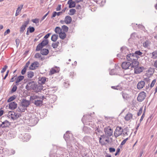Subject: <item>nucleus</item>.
Masks as SVG:
<instances>
[{"mask_svg":"<svg viewBox=\"0 0 157 157\" xmlns=\"http://www.w3.org/2000/svg\"><path fill=\"white\" fill-rule=\"evenodd\" d=\"M133 63L132 65V67L134 68V73L136 74H138L142 72L144 69V67L139 66V62H134Z\"/></svg>","mask_w":157,"mask_h":157,"instance_id":"obj_1","label":"nucleus"},{"mask_svg":"<svg viewBox=\"0 0 157 157\" xmlns=\"http://www.w3.org/2000/svg\"><path fill=\"white\" fill-rule=\"evenodd\" d=\"M21 116L19 113L15 112L13 111L9 112L7 116L9 118H11L13 120H15L20 117Z\"/></svg>","mask_w":157,"mask_h":157,"instance_id":"obj_2","label":"nucleus"},{"mask_svg":"<svg viewBox=\"0 0 157 157\" xmlns=\"http://www.w3.org/2000/svg\"><path fill=\"white\" fill-rule=\"evenodd\" d=\"M139 58V56H136L134 55V53L129 54L128 55H127L126 58L127 60L128 61H130L132 62L131 63L132 64V65L133 63L134 62H138V59Z\"/></svg>","mask_w":157,"mask_h":157,"instance_id":"obj_3","label":"nucleus"},{"mask_svg":"<svg viewBox=\"0 0 157 157\" xmlns=\"http://www.w3.org/2000/svg\"><path fill=\"white\" fill-rule=\"evenodd\" d=\"M26 87V88L29 89H33L36 92H38L37 85L34 82H29Z\"/></svg>","mask_w":157,"mask_h":157,"instance_id":"obj_4","label":"nucleus"},{"mask_svg":"<svg viewBox=\"0 0 157 157\" xmlns=\"http://www.w3.org/2000/svg\"><path fill=\"white\" fill-rule=\"evenodd\" d=\"M123 131V129L121 127L117 126L114 132V135L117 138L121 135Z\"/></svg>","mask_w":157,"mask_h":157,"instance_id":"obj_5","label":"nucleus"},{"mask_svg":"<svg viewBox=\"0 0 157 157\" xmlns=\"http://www.w3.org/2000/svg\"><path fill=\"white\" fill-rule=\"evenodd\" d=\"M105 135L108 136H110L113 135V130L109 126L106 127L104 129Z\"/></svg>","mask_w":157,"mask_h":157,"instance_id":"obj_6","label":"nucleus"},{"mask_svg":"<svg viewBox=\"0 0 157 157\" xmlns=\"http://www.w3.org/2000/svg\"><path fill=\"white\" fill-rule=\"evenodd\" d=\"M146 96V93L144 91H142L139 94L137 100L139 102H142L145 99Z\"/></svg>","mask_w":157,"mask_h":157,"instance_id":"obj_7","label":"nucleus"},{"mask_svg":"<svg viewBox=\"0 0 157 157\" xmlns=\"http://www.w3.org/2000/svg\"><path fill=\"white\" fill-rule=\"evenodd\" d=\"M122 67L123 69L125 70L130 69L132 68V64L129 62H124L122 64Z\"/></svg>","mask_w":157,"mask_h":157,"instance_id":"obj_8","label":"nucleus"},{"mask_svg":"<svg viewBox=\"0 0 157 157\" xmlns=\"http://www.w3.org/2000/svg\"><path fill=\"white\" fill-rule=\"evenodd\" d=\"M29 20L28 19L27 21L25 22L24 24L21 27L19 30L21 33H22L24 32L26 27L29 24Z\"/></svg>","mask_w":157,"mask_h":157,"instance_id":"obj_9","label":"nucleus"},{"mask_svg":"<svg viewBox=\"0 0 157 157\" xmlns=\"http://www.w3.org/2000/svg\"><path fill=\"white\" fill-rule=\"evenodd\" d=\"M46 78L45 77H42L40 79V92H42V90H43V87L41 84H44L46 81Z\"/></svg>","mask_w":157,"mask_h":157,"instance_id":"obj_10","label":"nucleus"},{"mask_svg":"<svg viewBox=\"0 0 157 157\" xmlns=\"http://www.w3.org/2000/svg\"><path fill=\"white\" fill-rule=\"evenodd\" d=\"M40 52L42 55L46 56L48 54L49 51L47 49L41 48H40Z\"/></svg>","mask_w":157,"mask_h":157,"instance_id":"obj_11","label":"nucleus"},{"mask_svg":"<svg viewBox=\"0 0 157 157\" xmlns=\"http://www.w3.org/2000/svg\"><path fill=\"white\" fill-rule=\"evenodd\" d=\"M145 85V82L143 81H141L139 82L137 85V88L139 90H140L143 88Z\"/></svg>","mask_w":157,"mask_h":157,"instance_id":"obj_12","label":"nucleus"},{"mask_svg":"<svg viewBox=\"0 0 157 157\" xmlns=\"http://www.w3.org/2000/svg\"><path fill=\"white\" fill-rule=\"evenodd\" d=\"M39 66V63L37 62H35L32 63L29 67V69L31 70H34L36 67H38Z\"/></svg>","mask_w":157,"mask_h":157,"instance_id":"obj_13","label":"nucleus"},{"mask_svg":"<svg viewBox=\"0 0 157 157\" xmlns=\"http://www.w3.org/2000/svg\"><path fill=\"white\" fill-rule=\"evenodd\" d=\"M48 43V41L47 39H44L41 43H40V48L47 45Z\"/></svg>","mask_w":157,"mask_h":157,"instance_id":"obj_14","label":"nucleus"},{"mask_svg":"<svg viewBox=\"0 0 157 157\" xmlns=\"http://www.w3.org/2000/svg\"><path fill=\"white\" fill-rule=\"evenodd\" d=\"M17 107V103L14 102H10L9 105V107L10 109L12 110L15 109Z\"/></svg>","mask_w":157,"mask_h":157,"instance_id":"obj_15","label":"nucleus"},{"mask_svg":"<svg viewBox=\"0 0 157 157\" xmlns=\"http://www.w3.org/2000/svg\"><path fill=\"white\" fill-rule=\"evenodd\" d=\"M21 104L23 106H25L27 108L30 104V102L29 101H27L25 99L23 100Z\"/></svg>","mask_w":157,"mask_h":157,"instance_id":"obj_16","label":"nucleus"},{"mask_svg":"<svg viewBox=\"0 0 157 157\" xmlns=\"http://www.w3.org/2000/svg\"><path fill=\"white\" fill-rule=\"evenodd\" d=\"M132 116L133 115L132 114L130 113H128L125 116L124 119L126 121H128L132 119Z\"/></svg>","mask_w":157,"mask_h":157,"instance_id":"obj_17","label":"nucleus"},{"mask_svg":"<svg viewBox=\"0 0 157 157\" xmlns=\"http://www.w3.org/2000/svg\"><path fill=\"white\" fill-rule=\"evenodd\" d=\"M24 78V76L20 75L18 76L17 78L16 81V83L17 85L19 84V83Z\"/></svg>","mask_w":157,"mask_h":157,"instance_id":"obj_18","label":"nucleus"},{"mask_svg":"<svg viewBox=\"0 0 157 157\" xmlns=\"http://www.w3.org/2000/svg\"><path fill=\"white\" fill-rule=\"evenodd\" d=\"M26 109L27 108L26 107L23 106L21 104L18 107V111L19 112H24Z\"/></svg>","mask_w":157,"mask_h":157,"instance_id":"obj_19","label":"nucleus"},{"mask_svg":"<svg viewBox=\"0 0 157 157\" xmlns=\"http://www.w3.org/2000/svg\"><path fill=\"white\" fill-rule=\"evenodd\" d=\"M72 21V19L71 17L68 16L66 17L65 18L64 21L67 24H68L71 23Z\"/></svg>","mask_w":157,"mask_h":157,"instance_id":"obj_20","label":"nucleus"},{"mask_svg":"<svg viewBox=\"0 0 157 157\" xmlns=\"http://www.w3.org/2000/svg\"><path fill=\"white\" fill-rule=\"evenodd\" d=\"M23 5H21L20 6H19L17 8L15 14L16 16H17L19 14V13L21 11V9L23 8Z\"/></svg>","mask_w":157,"mask_h":157,"instance_id":"obj_21","label":"nucleus"},{"mask_svg":"<svg viewBox=\"0 0 157 157\" xmlns=\"http://www.w3.org/2000/svg\"><path fill=\"white\" fill-rule=\"evenodd\" d=\"M10 125V123L7 121H5L2 123L1 126L2 128L8 127Z\"/></svg>","mask_w":157,"mask_h":157,"instance_id":"obj_22","label":"nucleus"},{"mask_svg":"<svg viewBox=\"0 0 157 157\" xmlns=\"http://www.w3.org/2000/svg\"><path fill=\"white\" fill-rule=\"evenodd\" d=\"M151 42L150 40H148L145 41L143 44V46L145 48H147L150 45Z\"/></svg>","mask_w":157,"mask_h":157,"instance_id":"obj_23","label":"nucleus"},{"mask_svg":"<svg viewBox=\"0 0 157 157\" xmlns=\"http://www.w3.org/2000/svg\"><path fill=\"white\" fill-rule=\"evenodd\" d=\"M58 35L56 34H54L52 36L51 39L52 41L53 42H55L58 39Z\"/></svg>","mask_w":157,"mask_h":157,"instance_id":"obj_24","label":"nucleus"},{"mask_svg":"<svg viewBox=\"0 0 157 157\" xmlns=\"http://www.w3.org/2000/svg\"><path fill=\"white\" fill-rule=\"evenodd\" d=\"M66 34L64 32H63L61 31L59 33V37L62 39H64L66 37Z\"/></svg>","mask_w":157,"mask_h":157,"instance_id":"obj_25","label":"nucleus"},{"mask_svg":"<svg viewBox=\"0 0 157 157\" xmlns=\"http://www.w3.org/2000/svg\"><path fill=\"white\" fill-rule=\"evenodd\" d=\"M134 54L136 56H144V55L143 53L140 52V51H136L134 53Z\"/></svg>","mask_w":157,"mask_h":157,"instance_id":"obj_26","label":"nucleus"},{"mask_svg":"<svg viewBox=\"0 0 157 157\" xmlns=\"http://www.w3.org/2000/svg\"><path fill=\"white\" fill-rule=\"evenodd\" d=\"M69 5V8L74 7L75 6V2H71L67 3Z\"/></svg>","mask_w":157,"mask_h":157,"instance_id":"obj_27","label":"nucleus"},{"mask_svg":"<svg viewBox=\"0 0 157 157\" xmlns=\"http://www.w3.org/2000/svg\"><path fill=\"white\" fill-rule=\"evenodd\" d=\"M157 57V51H155L151 53V58L155 59Z\"/></svg>","mask_w":157,"mask_h":157,"instance_id":"obj_28","label":"nucleus"},{"mask_svg":"<svg viewBox=\"0 0 157 157\" xmlns=\"http://www.w3.org/2000/svg\"><path fill=\"white\" fill-rule=\"evenodd\" d=\"M27 75L28 78H31L34 76V73L32 71H29L27 73Z\"/></svg>","mask_w":157,"mask_h":157,"instance_id":"obj_29","label":"nucleus"},{"mask_svg":"<svg viewBox=\"0 0 157 157\" xmlns=\"http://www.w3.org/2000/svg\"><path fill=\"white\" fill-rule=\"evenodd\" d=\"M59 43L58 42L56 43H53L52 44V46L54 48H56L59 45Z\"/></svg>","mask_w":157,"mask_h":157,"instance_id":"obj_30","label":"nucleus"},{"mask_svg":"<svg viewBox=\"0 0 157 157\" xmlns=\"http://www.w3.org/2000/svg\"><path fill=\"white\" fill-rule=\"evenodd\" d=\"M55 31L57 33H59L61 32V29L60 27H57L55 29Z\"/></svg>","mask_w":157,"mask_h":157,"instance_id":"obj_31","label":"nucleus"},{"mask_svg":"<svg viewBox=\"0 0 157 157\" xmlns=\"http://www.w3.org/2000/svg\"><path fill=\"white\" fill-rule=\"evenodd\" d=\"M128 131L127 129L126 128H124L123 129V131L122 133L123 134V136H128Z\"/></svg>","mask_w":157,"mask_h":157,"instance_id":"obj_32","label":"nucleus"},{"mask_svg":"<svg viewBox=\"0 0 157 157\" xmlns=\"http://www.w3.org/2000/svg\"><path fill=\"white\" fill-rule=\"evenodd\" d=\"M69 133L68 132H67L66 133L64 134L63 137L64 138L65 140H68V139L69 138V136L68 135Z\"/></svg>","mask_w":157,"mask_h":157,"instance_id":"obj_33","label":"nucleus"},{"mask_svg":"<svg viewBox=\"0 0 157 157\" xmlns=\"http://www.w3.org/2000/svg\"><path fill=\"white\" fill-rule=\"evenodd\" d=\"M39 99L38 96H37L36 95H33L32 96H31L30 97V100H37Z\"/></svg>","mask_w":157,"mask_h":157,"instance_id":"obj_34","label":"nucleus"},{"mask_svg":"<svg viewBox=\"0 0 157 157\" xmlns=\"http://www.w3.org/2000/svg\"><path fill=\"white\" fill-rule=\"evenodd\" d=\"M123 98L124 99H127L128 98V94L125 93H122Z\"/></svg>","mask_w":157,"mask_h":157,"instance_id":"obj_35","label":"nucleus"},{"mask_svg":"<svg viewBox=\"0 0 157 157\" xmlns=\"http://www.w3.org/2000/svg\"><path fill=\"white\" fill-rule=\"evenodd\" d=\"M58 71L56 70L54 68H52L51 69V70L50 71L49 75L53 74H54L57 72Z\"/></svg>","mask_w":157,"mask_h":157,"instance_id":"obj_36","label":"nucleus"},{"mask_svg":"<svg viewBox=\"0 0 157 157\" xmlns=\"http://www.w3.org/2000/svg\"><path fill=\"white\" fill-rule=\"evenodd\" d=\"M62 28L63 31L65 32H67L68 29V27L65 25L62 26Z\"/></svg>","mask_w":157,"mask_h":157,"instance_id":"obj_37","label":"nucleus"},{"mask_svg":"<svg viewBox=\"0 0 157 157\" xmlns=\"http://www.w3.org/2000/svg\"><path fill=\"white\" fill-rule=\"evenodd\" d=\"M70 15H73L75 14L76 12V10L74 9H72L70 10Z\"/></svg>","mask_w":157,"mask_h":157,"instance_id":"obj_38","label":"nucleus"},{"mask_svg":"<svg viewBox=\"0 0 157 157\" xmlns=\"http://www.w3.org/2000/svg\"><path fill=\"white\" fill-rule=\"evenodd\" d=\"M27 29L30 33L34 32L35 30V29L33 27H29Z\"/></svg>","mask_w":157,"mask_h":157,"instance_id":"obj_39","label":"nucleus"},{"mask_svg":"<svg viewBox=\"0 0 157 157\" xmlns=\"http://www.w3.org/2000/svg\"><path fill=\"white\" fill-rule=\"evenodd\" d=\"M90 140L91 138L87 136H85L83 138L84 140L86 142L90 141Z\"/></svg>","mask_w":157,"mask_h":157,"instance_id":"obj_40","label":"nucleus"},{"mask_svg":"<svg viewBox=\"0 0 157 157\" xmlns=\"http://www.w3.org/2000/svg\"><path fill=\"white\" fill-rule=\"evenodd\" d=\"M17 88V86L16 85H14L13 86V87L12 89H11V93H13L15 92Z\"/></svg>","mask_w":157,"mask_h":157,"instance_id":"obj_41","label":"nucleus"},{"mask_svg":"<svg viewBox=\"0 0 157 157\" xmlns=\"http://www.w3.org/2000/svg\"><path fill=\"white\" fill-rule=\"evenodd\" d=\"M15 98V96H13L10 97L8 100V102H10L13 101Z\"/></svg>","mask_w":157,"mask_h":157,"instance_id":"obj_42","label":"nucleus"},{"mask_svg":"<svg viewBox=\"0 0 157 157\" xmlns=\"http://www.w3.org/2000/svg\"><path fill=\"white\" fill-rule=\"evenodd\" d=\"M156 80L155 79L153 80L152 81V82L150 85V87L151 88L152 87L154 86V85L156 82Z\"/></svg>","mask_w":157,"mask_h":157,"instance_id":"obj_43","label":"nucleus"},{"mask_svg":"<svg viewBox=\"0 0 157 157\" xmlns=\"http://www.w3.org/2000/svg\"><path fill=\"white\" fill-rule=\"evenodd\" d=\"M26 67H24L21 71V74L22 75H24L26 72Z\"/></svg>","mask_w":157,"mask_h":157,"instance_id":"obj_44","label":"nucleus"},{"mask_svg":"<svg viewBox=\"0 0 157 157\" xmlns=\"http://www.w3.org/2000/svg\"><path fill=\"white\" fill-rule=\"evenodd\" d=\"M8 66L7 65H5L3 67V68L2 69L1 72L2 73H4L6 69L7 68Z\"/></svg>","mask_w":157,"mask_h":157,"instance_id":"obj_45","label":"nucleus"},{"mask_svg":"<svg viewBox=\"0 0 157 157\" xmlns=\"http://www.w3.org/2000/svg\"><path fill=\"white\" fill-rule=\"evenodd\" d=\"M142 110H143V108L142 107L140 108L139 110V111L138 113H137V115H138V116H139L140 115H141V113H142Z\"/></svg>","mask_w":157,"mask_h":157,"instance_id":"obj_46","label":"nucleus"},{"mask_svg":"<svg viewBox=\"0 0 157 157\" xmlns=\"http://www.w3.org/2000/svg\"><path fill=\"white\" fill-rule=\"evenodd\" d=\"M32 21L34 23H35L36 24L38 23L39 22V20L38 19H37V18L34 19H32Z\"/></svg>","mask_w":157,"mask_h":157,"instance_id":"obj_47","label":"nucleus"},{"mask_svg":"<svg viewBox=\"0 0 157 157\" xmlns=\"http://www.w3.org/2000/svg\"><path fill=\"white\" fill-rule=\"evenodd\" d=\"M128 138L125 139L124 140L122 141L121 144L122 145H124L126 141L128 140Z\"/></svg>","mask_w":157,"mask_h":157,"instance_id":"obj_48","label":"nucleus"},{"mask_svg":"<svg viewBox=\"0 0 157 157\" xmlns=\"http://www.w3.org/2000/svg\"><path fill=\"white\" fill-rule=\"evenodd\" d=\"M35 105H36L37 106H38L39 105V100L38 99H37V100H35V102H34Z\"/></svg>","mask_w":157,"mask_h":157,"instance_id":"obj_49","label":"nucleus"},{"mask_svg":"<svg viewBox=\"0 0 157 157\" xmlns=\"http://www.w3.org/2000/svg\"><path fill=\"white\" fill-rule=\"evenodd\" d=\"M109 150L110 152H115V149L114 148L110 147L109 148Z\"/></svg>","mask_w":157,"mask_h":157,"instance_id":"obj_50","label":"nucleus"},{"mask_svg":"<svg viewBox=\"0 0 157 157\" xmlns=\"http://www.w3.org/2000/svg\"><path fill=\"white\" fill-rule=\"evenodd\" d=\"M45 99V98L44 96H42L41 98L40 97V105L43 103L42 100Z\"/></svg>","mask_w":157,"mask_h":157,"instance_id":"obj_51","label":"nucleus"},{"mask_svg":"<svg viewBox=\"0 0 157 157\" xmlns=\"http://www.w3.org/2000/svg\"><path fill=\"white\" fill-rule=\"evenodd\" d=\"M10 32V30L9 29H7L6 31L4 33V36H6V35L7 34H9Z\"/></svg>","mask_w":157,"mask_h":157,"instance_id":"obj_52","label":"nucleus"},{"mask_svg":"<svg viewBox=\"0 0 157 157\" xmlns=\"http://www.w3.org/2000/svg\"><path fill=\"white\" fill-rule=\"evenodd\" d=\"M61 5H59L56 8V10L57 11H60L61 9Z\"/></svg>","mask_w":157,"mask_h":157,"instance_id":"obj_53","label":"nucleus"},{"mask_svg":"<svg viewBox=\"0 0 157 157\" xmlns=\"http://www.w3.org/2000/svg\"><path fill=\"white\" fill-rule=\"evenodd\" d=\"M49 13V11H48L47 13H46L45 15H44L42 18L41 20V21H43L44 19H45V17H46V16Z\"/></svg>","mask_w":157,"mask_h":157,"instance_id":"obj_54","label":"nucleus"},{"mask_svg":"<svg viewBox=\"0 0 157 157\" xmlns=\"http://www.w3.org/2000/svg\"><path fill=\"white\" fill-rule=\"evenodd\" d=\"M51 34V33H48L44 37V39H47Z\"/></svg>","mask_w":157,"mask_h":157,"instance_id":"obj_55","label":"nucleus"},{"mask_svg":"<svg viewBox=\"0 0 157 157\" xmlns=\"http://www.w3.org/2000/svg\"><path fill=\"white\" fill-rule=\"evenodd\" d=\"M114 71V70H112L109 72V74L111 75H115Z\"/></svg>","mask_w":157,"mask_h":157,"instance_id":"obj_56","label":"nucleus"},{"mask_svg":"<svg viewBox=\"0 0 157 157\" xmlns=\"http://www.w3.org/2000/svg\"><path fill=\"white\" fill-rule=\"evenodd\" d=\"M4 111L2 109V108L0 109V117H1L3 114Z\"/></svg>","mask_w":157,"mask_h":157,"instance_id":"obj_57","label":"nucleus"},{"mask_svg":"<svg viewBox=\"0 0 157 157\" xmlns=\"http://www.w3.org/2000/svg\"><path fill=\"white\" fill-rule=\"evenodd\" d=\"M144 116H145V114H144V113L142 115V116L141 117V118L140 120V123L141 122V121L143 120L144 117Z\"/></svg>","mask_w":157,"mask_h":157,"instance_id":"obj_58","label":"nucleus"},{"mask_svg":"<svg viewBox=\"0 0 157 157\" xmlns=\"http://www.w3.org/2000/svg\"><path fill=\"white\" fill-rule=\"evenodd\" d=\"M57 15V12H54L53 13V14L52 16V17H55V16Z\"/></svg>","mask_w":157,"mask_h":157,"instance_id":"obj_59","label":"nucleus"},{"mask_svg":"<svg viewBox=\"0 0 157 157\" xmlns=\"http://www.w3.org/2000/svg\"><path fill=\"white\" fill-rule=\"evenodd\" d=\"M99 143H100L101 144V145H103L104 144V143H103V142H102L101 141V139H102V138L101 137V136H100V137L99 138Z\"/></svg>","mask_w":157,"mask_h":157,"instance_id":"obj_60","label":"nucleus"},{"mask_svg":"<svg viewBox=\"0 0 157 157\" xmlns=\"http://www.w3.org/2000/svg\"><path fill=\"white\" fill-rule=\"evenodd\" d=\"M138 26L139 28L141 29H143L144 28V26L140 25H138Z\"/></svg>","mask_w":157,"mask_h":157,"instance_id":"obj_61","label":"nucleus"},{"mask_svg":"<svg viewBox=\"0 0 157 157\" xmlns=\"http://www.w3.org/2000/svg\"><path fill=\"white\" fill-rule=\"evenodd\" d=\"M15 76L13 77V78H12L10 81V82H12L14 81V80L15 79Z\"/></svg>","mask_w":157,"mask_h":157,"instance_id":"obj_62","label":"nucleus"},{"mask_svg":"<svg viewBox=\"0 0 157 157\" xmlns=\"http://www.w3.org/2000/svg\"><path fill=\"white\" fill-rule=\"evenodd\" d=\"M35 57L36 58H39V54L38 53H36L35 56Z\"/></svg>","mask_w":157,"mask_h":157,"instance_id":"obj_63","label":"nucleus"},{"mask_svg":"<svg viewBox=\"0 0 157 157\" xmlns=\"http://www.w3.org/2000/svg\"><path fill=\"white\" fill-rule=\"evenodd\" d=\"M154 66L157 68V60H156L154 63Z\"/></svg>","mask_w":157,"mask_h":157,"instance_id":"obj_64","label":"nucleus"}]
</instances>
